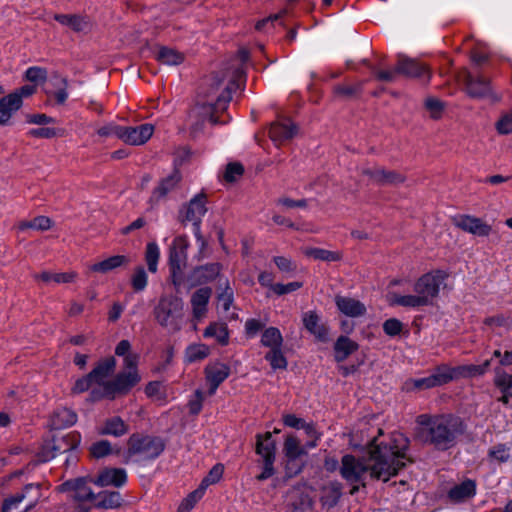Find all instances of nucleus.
Instances as JSON below:
<instances>
[{
    "label": "nucleus",
    "mask_w": 512,
    "mask_h": 512,
    "mask_svg": "<svg viewBox=\"0 0 512 512\" xmlns=\"http://www.w3.org/2000/svg\"><path fill=\"white\" fill-rule=\"evenodd\" d=\"M77 422V414L68 408H61L56 411L51 419V426L55 430H60L74 425Z\"/></svg>",
    "instance_id": "obj_35"
},
{
    "label": "nucleus",
    "mask_w": 512,
    "mask_h": 512,
    "mask_svg": "<svg viewBox=\"0 0 512 512\" xmlns=\"http://www.w3.org/2000/svg\"><path fill=\"white\" fill-rule=\"evenodd\" d=\"M359 348L357 342L351 340L347 336H340L334 343V358L337 362H342Z\"/></svg>",
    "instance_id": "obj_31"
},
{
    "label": "nucleus",
    "mask_w": 512,
    "mask_h": 512,
    "mask_svg": "<svg viewBox=\"0 0 512 512\" xmlns=\"http://www.w3.org/2000/svg\"><path fill=\"white\" fill-rule=\"evenodd\" d=\"M34 229L44 232L50 230L54 226V222L51 218L40 215L33 218Z\"/></svg>",
    "instance_id": "obj_61"
},
{
    "label": "nucleus",
    "mask_w": 512,
    "mask_h": 512,
    "mask_svg": "<svg viewBox=\"0 0 512 512\" xmlns=\"http://www.w3.org/2000/svg\"><path fill=\"white\" fill-rule=\"evenodd\" d=\"M155 58L163 65H180L184 61V54L178 50L166 46H159L155 52Z\"/></svg>",
    "instance_id": "obj_33"
},
{
    "label": "nucleus",
    "mask_w": 512,
    "mask_h": 512,
    "mask_svg": "<svg viewBox=\"0 0 512 512\" xmlns=\"http://www.w3.org/2000/svg\"><path fill=\"white\" fill-rule=\"evenodd\" d=\"M153 314L160 326L172 333L178 332L184 317V302L174 295L162 296L155 306Z\"/></svg>",
    "instance_id": "obj_7"
},
{
    "label": "nucleus",
    "mask_w": 512,
    "mask_h": 512,
    "mask_svg": "<svg viewBox=\"0 0 512 512\" xmlns=\"http://www.w3.org/2000/svg\"><path fill=\"white\" fill-rule=\"evenodd\" d=\"M36 92V87L32 85H24L14 92L2 97V106L4 102H7L9 112L11 116L14 112L18 111L23 104L24 97H30Z\"/></svg>",
    "instance_id": "obj_27"
},
{
    "label": "nucleus",
    "mask_w": 512,
    "mask_h": 512,
    "mask_svg": "<svg viewBox=\"0 0 512 512\" xmlns=\"http://www.w3.org/2000/svg\"><path fill=\"white\" fill-rule=\"evenodd\" d=\"M261 344L270 350L282 348L283 337L279 329L275 327L265 329L261 336Z\"/></svg>",
    "instance_id": "obj_40"
},
{
    "label": "nucleus",
    "mask_w": 512,
    "mask_h": 512,
    "mask_svg": "<svg viewBox=\"0 0 512 512\" xmlns=\"http://www.w3.org/2000/svg\"><path fill=\"white\" fill-rule=\"evenodd\" d=\"M362 174L380 186H399L406 182L407 177L396 170H387L380 167L366 168Z\"/></svg>",
    "instance_id": "obj_14"
},
{
    "label": "nucleus",
    "mask_w": 512,
    "mask_h": 512,
    "mask_svg": "<svg viewBox=\"0 0 512 512\" xmlns=\"http://www.w3.org/2000/svg\"><path fill=\"white\" fill-rule=\"evenodd\" d=\"M127 482V473L123 468H105L98 472L93 483L100 487H122Z\"/></svg>",
    "instance_id": "obj_24"
},
{
    "label": "nucleus",
    "mask_w": 512,
    "mask_h": 512,
    "mask_svg": "<svg viewBox=\"0 0 512 512\" xmlns=\"http://www.w3.org/2000/svg\"><path fill=\"white\" fill-rule=\"evenodd\" d=\"M244 74L242 69H236L232 79L220 91V87L227 78V71L221 70L213 73L199 88L193 113L203 118H209L212 124L220 123L217 115L227 109V105L232 99V91L239 88L238 80L243 78Z\"/></svg>",
    "instance_id": "obj_3"
},
{
    "label": "nucleus",
    "mask_w": 512,
    "mask_h": 512,
    "mask_svg": "<svg viewBox=\"0 0 512 512\" xmlns=\"http://www.w3.org/2000/svg\"><path fill=\"white\" fill-rule=\"evenodd\" d=\"M455 371L456 367H449L447 365L438 366L435 369L434 373L431 374L436 387L442 386L444 384L449 383L452 380L458 379L457 373Z\"/></svg>",
    "instance_id": "obj_42"
},
{
    "label": "nucleus",
    "mask_w": 512,
    "mask_h": 512,
    "mask_svg": "<svg viewBox=\"0 0 512 512\" xmlns=\"http://www.w3.org/2000/svg\"><path fill=\"white\" fill-rule=\"evenodd\" d=\"M447 275L441 270L426 273L414 283V295H400L396 292L387 294V301L390 305H398L405 308H418L428 306L438 296L440 286L444 283Z\"/></svg>",
    "instance_id": "obj_5"
},
{
    "label": "nucleus",
    "mask_w": 512,
    "mask_h": 512,
    "mask_svg": "<svg viewBox=\"0 0 512 512\" xmlns=\"http://www.w3.org/2000/svg\"><path fill=\"white\" fill-rule=\"evenodd\" d=\"M80 443V435L78 433H55L52 439L48 441L42 448L40 453L41 461H48L59 454L75 449Z\"/></svg>",
    "instance_id": "obj_11"
},
{
    "label": "nucleus",
    "mask_w": 512,
    "mask_h": 512,
    "mask_svg": "<svg viewBox=\"0 0 512 512\" xmlns=\"http://www.w3.org/2000/svg\"><path fill=\"white\" fill-rule=\"evenodd\" d=\"M131 262L128 255H112L103 260L90 264L87 267V275L98 276L116 272L118 269L126 268Z\"/></svg>",
    "instance_id": "obj_13"
},
{
    "label": "nucleus",
    "mask_w": 512,
    "mask_h": 512,
    "mask_svg": "<svg viewBox=\"0 0 512 512\" xmlns=\"http://www.w3.org/2000/svg\"><path fill=\"white\" fill-rule=\"evenodd\" d=\"M475 493V483L471 480L462 482L459 485L454 486L449 491V497L454 501H462Z\"/></svg>",
    "instance_id": "obj_41"
},
{
    "label": "nucleus",
    "mask_w": 512,
    "mask_h": 512,
    "mask_svg": "<svg viewBox=\"0 0 512 512\" xmlns=\"http://www.w3.org/2000/svg\"><path fill=\"white\" fill-rule=\"evenodd\" d=\"M407 386H408L407 387L408 390H410V389L425 390V389H430V388L436 387L435 382L432 378V375L425 377V378L412 380L411 382L407 383Z\"/></svg>",
    "instance_id": "obj_54"
},
{
    "label": "nucleus",
    "mask_w": 512,
    "mask_h": 512,
    "mask_svg": "<svg viewBox=\"0 0 512 512\" xmlns=\"http://www.w3.org/2000/svg\"><path fill=\"white\" fill-rule=\"evenodd\" d=\"M302 323L305 329L318 341H328L329 329L325 324L321 323L320 316L315 311L305 312L302 316Z\"/></svg>",
    "instance_id": "obj_25"
},
{
    "label": "nucleus",
    "mask_w": 512,
    "mask_h": 512,
    "mask_svg": "<svg viewBox=\"0 0 512 512\" xmlns=\"http://www.w3.org/2000/svg\"><path fill=\"white\" fill-rule=\"evenodd\" d=\"M297 133V126L293 123H272L269 129V136L274 142H282L293 138Z\"/></svg>",
    "instance_id": "obj_34"
},
{
    "label": "nucleus",
    "mask_w": 512,
    "mask_h": 512,
    "mask_svg": "<svg viewBox=\"0 0 512 512\" xmlns=\"http://www.w3.org/2000/svg\"><path fill=\"white\" fill-rule=\"evenodd\" d=\"M34 490L35 493L31 497V501L28 503L25 512L32 510L38 503L41 497V484L40 483H29L24 486L23 490L15 495L9 496L3 500L2 509L3 512H12V510L21 502L26 500V493Z\"/></svg>",
    "instance_id": "obj_17"
},
{
    "label": "nucleus",
    "mask_w": 512,
    "mask_h": 512,
    "mask_svg": "<svg viewBox=\"0 0 512 512\" xmlns=\"http://www.w3.org/2000/svg\"><path fill=\"white\" fill-rule=\"evenodd\" d=\"M374 437L368 445V456L358 459L345 455L341 460L340 474L350 483L361 482L365 487L364 474L369 472L372 479L387 482L406 466L404 462L409 439L401 433L392 436L390 444L378 443Z\"/></svg>",
    "instance_id": "obj_1"
},
{
    "label": "nucleus",
    "mask_w": 512,
    "mask_h": 512,
    "mask_svg": "<svg viewBox=\"0 0 512 512\" xmlns=\"http://www.w3.org/2000/svg\"><path fill=\"white\" fill-rule=\"evenodd\" d=\"M494 383L503 393H508L512 397V375L496 369Z\"/></svg>",
    "instance_id": "obj_49"
},
{
    "label": "nucleus",
    "mask_w": 512,
    "mask_h": 512,
    "mask_svg": "<svg viewBox=\"0 0 512 512\" xmlns=\"http://www.w3.org/2000/svg\"><path fill=\"white\" fill-rule=\"evenodd\" d=\"M182 179L181 171L178 168H174L173 171L168 176L161 179L158 185L153 189L150 203L157 204L161 200L166 199L169 193L180 187Z\"/></svg>",
    "instance_id": "obj_16"
},
{
    "label": "nucleus",
    "mask_w": 512,
    "mask_h": 512,
    "mask_svg": "<svg viewBox=\"0 0 512 512\" xmlns=\"http://www.w3.org/2000/svg\"><path fill=\"white\" fill-rule=\"evenodd\" d=\"M112 453L111 444L107 440L95 442L90 447V455L93 458L100 459Z\"/></svg>",
    "instance_id": "obj_51"
},
{
    "label": "nucleus",
    "mask_w": 512,
    "mask_h": 512,
    "mask_svg": "<svg viewBox=\"0 0 512 512\" xmlns=\"http://www.w3.org/2000/svg\"><path fill=\"white\" fill-rule=\"evenodd\" d=\"M203 401L204 393L200 389H197L194 393V397L188 402L189 413L192 415L199 414L202 409Z\"/></svg>",
    "instance_id": "obj_56"
},
{
    "label": "nucleus",
    "mask_w": 512,
    "mask_h": 512,
    "mask_svg": "<svg viewBox=\"0 0 512 512\" xmlns=\"http://www.w3.org/2000/svg\"><path fill=\"white\" fill-rule=\"evenodd\" d=\"M204 337H214L216 341L223 346L229 343V332L224 323H211L204 330Z\"/></svg>",
    "instance_id": "obj_38"
},
{
    "label": "nucleus",
    "mask_w": 512,
    "mask_h": 512,
    "mask_svg": "<svg viewBox=\"0 0 512 512\" xmlns=\"http://www.w3.org/2000/svg\"><path fill=\"white\" fill-rule=\"evenodd\" d=\"M218 302L224 312H228L233 303V292L230 287H226L224 292L218 296Z\"/></svg>",
    "instance_id": "obj_63"
},
{
    "label": "nucleus",
    "mask_w": 512,
    "mask_h": 512,
    "mask_svg": "<svg viewBox=\"0 0 512 512\" xmlns=\"http://www.w3.org/2000/svg\"><path fill=\"white\" fill-rule=\"evenodd\" d=\"M152 124H141L136 127L121 126L119 139L127 145L140 146L145 144L153 135Z\"/></svg>",
    "instance_id": "obj_15"
},
{
    "label": "nucleus",
    "mask_w": 512,
    "mask_h": 512,
    "mask_svg": "<svg viewBox=\"0 0 512 512\" xmlns=\"http://www.w3.org/2000/svg\"><path fill=\"white\" fill-rule=\"evenodd\" d=\"M416 423V437L443 451L453 447L458 436L465 431L462 419L452 414H421L417 416Z\"/></svg>",
    "instance_id": "obj_4"
},
{
    "label": "nucleus",
    "mask_w": 512,
    "mask_h": 512,
    "mask_svg": "<svg viewBox=\"0 0 512 512\" xmlns=\"http://www.w3.org/2000/svg\"><path fill=\"white\" fill-rule=\"evenodd\" d=\"M371 70L375 78L383 83L395 82L398 75H400L399 71H397V64L393 69H378L376 67H371Z\"/></svg>",
    "instance_id": "obj_48"
},
{
    "label": "nucleus",
    "mask_w": 512,
    "mask_h": 512,
    "mask_svg": "<svg viewBox=\"0 0 512 512\" xmlns=\"http://www.w3.org/2000/svg\"><path fill=\"white\" fill-rule=\"evenodd\" d=\"M47 77V70L38 66L30 67L25 72V79L33 83H44Z\"/></svg>",
    "instance_id": "obj_52"
},
{
    "label": "nucleus",
    "mask_w": 512,
    "mask_h": 512,
    "mask_svg": "<svg viewBox=\"0 0 512 512\" xmlns=\"http://www.w3.org/2000/svg\"><path fill=\"white\" fill-rule=\"evenodd\" d=\"M165 449V443L160 437L135 433L127 442L124 462L137 460L147 461L157 458Z\"/></svg>",
    "instance_id": "obj_6"
},
{
    "label": "nucleus",
    "mask_w": 512,
    "mask_h": 512,
    "mask_svg": "<svg viewBox=\"0 0 512 512\" xmlns=\"http://www.w3.org/2000/svg\"><path fill=\"white\" fill-rule=\"evenodd\" d=\"M78 279L76 271L58 272L55 273V283L57 284H73Z\"/></svg>",
    "instance_id": "obj_62"
},
{
    "label": "nucleus",
    "mask_w": 512,
    "mask_h": 512,
    "mask_svg": "<svg viewBox=\"0 0 512 512\" xmlns=\"http://www.w3.org/2000/svg\"><path fill=\"white\" fill-rule=\"evenodd\" d=\"M463 82L465 92L474 99L487 100L491 104L500 101V96L493 90L490 80L484 76H473L470 72L464 73Z\"/></svg>",
    "instance_id": "obj_10"
},
{
    "label": "nucleus",
    "mask_w": 512,
    "mask_h": 512,
    "mask_svg": "<svg viewBox=\"0 0 512 512\" xmlns=\"http://www.w3.org/2000/svg\"><path fill=\"white\" fill-rule=\"evenodd\" d=\"M244 173V167L239 162H232L226 166L224 180L229 183L236 182Z\"/></svg>",
    "instance_id": "obj_50"
},
{
    "label": "nucleus",
    "mask_w": 512,
    "mask_h": 512,
    "mask_svg": "<svg viewBox=\"0 0 512 512\" xmlns=\"http://www.w3.org/2000/svg\"><path fill=\"white\" fill-rule=\"evenodd\" d=\"M210 353V349L205 344H192L185 351V359L192 363L206 358Z\"/></svg>",
    "instance_id": "obj_43"
},
{
    "label": "nucleus",
    "mask_w": 512,
    "mask_h": 512,
    "mask_svg": "<svg viewBox=\"0 0 512 512\" xmlns=\"http://www.w3.org/2000/svg\"><path fill=\"white\" fill-rule=\"evenodd\" d=\"M54 19L76 33L88 34L95 28L92 18L84 14H55Z\"/></svg>",
    "instance_id": "obj_20"
},
{
    "label": "nucleus",
    "mask_w": 512,
    "mask_h": 512,
    "mask_svg": "<svg viewBox=\"0 0 512 512\" xmlns=\"http://www.w3.org/2000/svg\"><path fill=\"white\" fill-rule=\"evenodd\" d=\"M424 106L426 110L429 112L430 117L434 120H438L441 118L445 108V104L435 97L426 98L424 101Z\"/></svg>",
    "instance_id": "obj_46"
},
{
    "label": "nucleus",
    "mask_w": 512,
    "mask_h": 512,
    "mask_svg": "<svg viewBox=\"0 0 512 512\" xmlns=\"http://www.w3.org/2000/svg\"><path fill=\"white\" fill-rule=\"evenodd\" d=\"M490 456L499 463L506 462L510 458V450L503 445H499L490 451Z\"/></svg>",
    "instance_id": "obj_64"
},
{
    "label": "nucleus",
    "mask_w": 512,
    "mask_h": 512,
    "mask_svg": "<svg viewBox=\"0 0 512 512\" xmlns=\"http://www.w3.org/2000/svg\"><path fill=\"white\" fill-rule=\"evenodd\" d=\"M491 365V360H486L481 365H461L456 367L457 377L459 378H470L475 376L483 375Z\"/></svg>",
    "instance_id": "obj_39"
},
{
    "label": "nucleus",
    "mask_w": 512,
    "mask_h": 512,
    "mask_svg": "<svg viewBox=\"0 0 512 512\" xmlns=\"http://www.w3.org/2000/svg\"><path fill=\"white\" fill-rule=\"evenodd\" d=\"M188 244L183 236L176 237L169 249V265L171 272L182 273L186 265Z\"/></svg>",
    "instance_id": "obj_23"
},
{
    "label": "nucleus",
    "mask_w": 512,
    "mask_h": 512,
    "mask_svg": "<svg viewBox=\"0 0 512 512\" xmlns=\"http://www.w3.org/2000/svg\"><path fill=\"white\" fill-rule=\"evenodd\" d=\"M335 304L338 310L348 317L356 318L366 314L365 304L352 297L336 295Z\"/></svg>",
    "instance_id": "obj_26"
},
{
    "label": "nucleus",
    "mask_w": 512,
    "mask_h": 512,
    "mask_svg": "<svg viewBox=\"0 0 512 512\" xmlns=\"http://www.w3.org/2000/svg\"><path fill=\"white\" fill-rule=\"evenodd\" d=\"M265 359L270 363L273 370H285L287 368L288 362L282 352V348L269 350L265 355Z\"/></svg>",
    "instance_id": "obj_44"
},
{
    "label": "nucleus",
    "mask_w": 512,
    "mask_h": 512,
    "mask_svg": "<svg viewBox=\"0 0 512 512\" xmlns=\"http://www.w3.org/2000/svg\"><path fill=\"white\" fill-rule=\"evenodd\" d=\"M222 269L220 263H208L195 267L187 277L189 288L213 281Z\"/></svg>",
    "instance_id": "obj_22"
},
{
    "label": "nucleus",
    "mask_w": 512,
    "mask_h": 512,
    "mask_svg": "<svg viewBox=\"0 0 512 512\" xmlns=\"http://www.w3.org/2000/svg\"><path fill=\"white\" fill-rule=\"evenodd\" d=\"M304 254L307 257H311L315 260L333 263L340 262L343 259V252L341 250H328L323 248L309 247L304 250Z\"/></svg>",
    "instance_id": "obj_32"
},
{
    "label": "nucleus",
    "mask_w": 512,
    "mask_h": 512,
    "mask_svg": "<svg viewBox=\"0 0 512 512\" xmlns=\"http://www.w3.org/2000/svg\"><path fill=\"white\" fill-rule=\"evenodd\" d=\"M116 360L113 356L100 359L89 372L90 378L100 388H93L90 400L95 402L103 398L110 400L117 396L128 394L140 381L141 376L136 369V357L127 356L123 359L122 370L113 379H109L115 372Z\"/></svg>",
    "instance_id": "obj_2"
},
{
    "label": "nucleus",
    "mask_w": 512,
    "mask_h": 512,
    "mask_svg": "<svg viewBox=\"0 0 512 512\" xmlns=\"http://www.w3.org/2000/svg\"><path fill=\"white\" fill-rule=\"evenodd\" d=\"M123 504V498L118 491L103 490L95 493L93 508L110 510L118 509Z\"/></svg>",
    "instance_id": "obj_28"
},
{
    "label": "nucleus",
    "mask_w": 512,
    "mask_h": 512,
    "mask_svg": "<svg viewBox=\"0 0 512 512\" xmlns=\"http://www.w3.org/2000/svg\"><path fill=\"white\" fill-rule=\"evenodd\" d=\"M159 257L160 252L157 244L154 242L148 243L145 251V260L151 273H156Z\"/></svg>",
    "instance_id": "obj_45"
},
{
    "label": "nucleus",
    "mask_w": 512,
    "mask_h": 512,
    "mask_svg": "<svg viewBox=\"0 0 512 512\" xmlns=\"http://www.w3.org/2000/svg\"><path fill=\"white\" fill-rule=\"evenodd\" d=\"M453 223L462 231L480 237H487L492 231L491 225L471 215H459L453 219Z\"/></svg>",
    "instance_id": "obj_21"
},
{
    "label": "nucleus",
    "mask_w": 512,
    "mask_h": 512,
    "mask_svg": "<svg viewBox=\"0 0 512 512\" xmlns=\"http://www.w3.org/2000/svg\"><path fill=\"white\" fill-rule=\"evenodd\" d=\"M206 202L207 198L204 193L197 194L187 204L182 206L178 216L182 224H186L187 222L193 224L195 237L197 241L200 242L202 250L208 245L200 232L201 219L207 212Z\"/></svg>",
    "instance_id": "obj_9"
},
{
    "label": "nucleus",
    "mask_w": 512,
    "mask_h": 512,
    "mask_svg": "<svg viewBox=\"0 0 512 512\" xmlns=\"http://www.w3.org/2000/svg\"><path fill=\"white\" fill-rule=\"evenodd\" d=\"M397 71H399L400 75L408 78H416L424 83H427L430 79V72L425 64L406 56H399Z\"/></svg>",
    "instance_id": "obj_18"
},
{
    "label": "nucleus",
    "mask_w": 512,
    "mask_h": 512,
    "mask_svg": "<svg viewBox=\"0 0 512 512\" xmlns=\"http://www.w3.org/2000/svg\"><path fill=\"white\" fill-rule=\"evenodd\" d=\"M148 283V276L143 266H137L131 277V285L134 291H143Z\"/></svg>",
    "instance_id": "obj_47"
},
{
    "label": "nucleus",
    "mask_w": 512,
    "mask_h": 512,
    "mask_svg": "<svg viewBox=\"0 0 512 512\" xmlns=\"http://www.w3.org/2000/svg\"><path fill=\"white\" fill-rule=\"evenodd\" d=\"M200 499L201 498L192 491L181 501L177 512H190Z\"/></svg>",
    "instance_id": "obj_57"
},
{
    "label": "nucleus",
    "mask_w": 512,
    "mask_h": 512,
    "mask_svg": "<svg viewBox=\"0 0 512 512\" xmlns=\"http://www.w3.org/2000/svg\"><path fill=\"white\" fill-rule=\"evenodd\" d=\"M128 432V425L120 417H113L105 421L99 429L101 435L120 437Z\"/></svg>",
    "instance_id": "obj_37"
},
{
    "label": "nucleus",
    "mask_w": 512,
    "mask_h": 512,
    "mask_svg": "<svg viewBox=\"0 0 512 512\" xmlns=\"http://www.w3.org/2000/svg\"><path fill=\"white\" fill-rule=\"evenodd\" d=\"M496 130L501 135H507L512 133V112L504 114L496 122Z\"/></svg>",
    "instance_id": "obj_53"
},
{
    "label": "nucleus",
    "mask_w": 512,
    "mask_h": 512,
    "mask_svg": "<svg viewBox=\"0 0 512 512\" xmlns=\"http://www.w3.org/2000/svg\"><path fill=\"white\" fill-rule=\"evenodd\" d=\"M211 295L212 289L209 287L200 288L193 293L191 296V305L195 319L200 320L205 316Z\"/></svg>",
    "instance_id": "obj_30"
},
{
    "label": "nucleus",
    "mask_w": 512,
    "mask_h": 512,
    "mask_svg": "<svg viewBox=\"0 0 512 512\" xmlns=\"http://www.w3.org/2000/svg\"><path fill=\"white\" fill-rule=\"evenodd\" d=\"M57 491L70 493V499L74 503L72 512H90L93 509L95 493L88 486L86 478L67 480L57 487Z\"/></svg>",
    "instance_id": "obj_8"
},
{
    "label": "nucleus",
    "mask_w": 512,
    "mask_h": 512,
    "mask_svg": "<svg viewBox=\"0 0 512 512\" xmlns=\"http://www.w3.org/2000/svg\"><path fill=\"white\" fill-rule=\"evenodd\" d=\"M204 373L208 385L207 394L212 396L216 393L218 387L229 377L231 369L225 363L215 362L207 365Z\"/></svg>",
    "instance_id": "obj_19"
},
{
    "label": "nucleus",
    "mask_w": 512,
    "mask_h": 512,
    "mask_svg": "<svg viewBox=\"0 0 512 512\" xmlns=\"http://www.w3.org/2000/svg\"><path fill=\"white\" fill-rule=\"evenodd\" d=\"M301 287H302V283L297 282V281L290 282L288 284L277 283L274 286H272V291L275 294L281 296V295L296 291V290L300 289Z\"/></svg>",
    "instance_id": "obj_59"
},
{
    "label": "nucleus",
    "mask_w": 512,
    "mask_h": 512,
    "mask_svg": "<svg viewBox=\"0 0 512 512\" xmlns=\"http://www.w3.org/2000/svg\"><path fill=\"white\" fill-rule=\"evenodd\" d=\"M276 444L272 439L271 432L258 434L256 436V453L263 461V471L257 476V480L264 481L274 474Z\"/></svg>",
    "instance_id": "obj_12"
},
{
    "label": "nucleus",
    "mask_w": 512,
    "mask_h": 512,
    "mask_svg": "<svg viewBox=\"0 0 512 512\" xmlns=\"http://www.w3.org/2000/svg\"><path fill=\"white\" fill-rule=\"evenodd\" d=\"M283 451L289 463L306 455L305 448L300 445V441L293 435L286 437Z\"/></svg>",
    "instance_id": "obj_36"
},
{
    "label": "nucleus",
    "mask_w": 512,
    "mask_h": 512,
    "mask_svg": "<svg viewBox=\"0 0 512 512\" xmlns=\"http://www.w3.org/2000/svg\"><path fill=\"white\" fill-rule=\"evenodd\" d=\"M360 90V85L349 86V85H338L334 88V93L341 99H350L357 94Z\"/></svg>",
    "instance_id": "obj_55"
},
{
    "label": "nucleus",
    "mask_w": 512,
    "mask_h": 512,
    "mask_svg": "<svg viewBox=\"0 0 512 512\" xmlns=\"http://www.w3.org/2000/svg\"><path fill=\"white\" fill-rule=\"evenodd\" d=\"M403 328V324L396 318H390L383 323V330L389 336L398 335Z\"/></svg>",
    "instance_id": "obj_58"
},
{
    "label": "nucleus",
    "mask_w": 512,
    "mask_h": 512,
    "mask_svg": "<svg viewBox=\"0 0 512 512\" xmlns=\"http://www.w3.org/2000/svg\"><path fill=\"white\" fill-rule=\"evenodd\" d=\"M342 496V484L336 481L324 484L320 488V502L324 508L335 507Z\"/></svg>",
    "instance_id": "obj_29"
},
{
    "label": "nucleus",
    "mask_w": 512,
    "mask_h": 512,
    "mask_svg": "<svg viewBox=\"0 0 512 512\" xmlns=\"http://www.w3.org/2000/svg\"><path fill=\"white\" fill-rule=\"evenodd\" d=\"M92 384H95L93 379L90 378V374L88 373L86 376L79 378L74 386L72 387V393L79 394L87 391Z\"/></svg>",
    "instance_id": "obj_60"
}]
</instances>
